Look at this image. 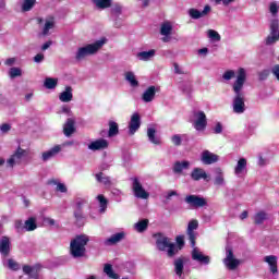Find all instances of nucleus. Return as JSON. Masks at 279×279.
Wrapping results in <instances>:
<instances>
[{"instance_id":"nucleus-1","label":"nucleus","mask_w":279,"mask_h":279,"mask_svg":"<svg viewBox=\"0 0 279 279\" xmlns=\"http://www.w3.org/2000/svg\"><path fill=\"white\" fill-rule=\"evenodd\" d=\"M222 80L223 82H230V80H234L231 85V88L234 93L232 109L235 114H243V112L246 110L245 94L243 93V88L247 82V70L244 68H239L236 72L234 70H227L222 74Z\"/></svg>"},{"instance_id":"nucleus-2","label":"nucleus","mask_w":279,"mask_h":279,"mask_svg":"<svg viewBox=\"0 0 279 279\" xmlns=\"http://www.w3.org/2000/svg\"><path fill=\"white\" fill-rule=\"evenodd\" d=\"M155 243L157 250H159V252H166L169 258H173V256L178 254V246L175 243H173L170 238L162 233L155 234Z\"/></svg>"},{"instance_id":"nucleus-3","label":"nucleus","mask_w":279,"mask_h":279,"mask_svg":"<svg viewBox=\"0 0 279 279\" xmlns=\"http://www.w3.org/2000/svg\"><path fill=\"white\" fill-rule=\"evenodd\" d=\"M106 43H107V39L101 38L99 40H96L93 44H87L83 47H80L76 51L75 59L84 60L85 58H88V56H95L97 52L101 50V47H104Z\"/></svg>"},{"instance_id":"nucleus-4","label":"nucleus","mask_w":279,"mask_h":279,"mask_svg":"<svg viewBox=\"0 0 279 279\" xmlns=\"http://www.w3.org/2000/svg\"><path fill=\"white\" fill-rule=\"evenodd\" d=\"M89 239L88 235H77L74 240L70 243V253L74 258H82L86 253V245Z\"/></svg>"},{"instance_id":"nucleus-5","label":"nucleus","mask_w":279,"mask_h":279,"mask_svg":"<svg viewBox=\"0 0 279 279\" xmlns=\"http://www.w3.org/2000/svg\"><path fill=\"white\" fill-rule=\"evenodd\" d=\"M191 121L196 132H204L206 125H208V120L204 111H194Z\"/></svg>"},{"instance_id":"nucleus-6","label":"nucleus","mask_w":279,"mask_h":279,"mask_svg":"<svg viewBox=\"0 0 279 279\" xmlns=\"http://www.w3.org/2000/svg\"><path fill=\"white\" fill-rule=\"evenodd\" d=\"M225 267L229 269V271H234L241 265V260L234 257V252H232V246L228 245L226 247V257L222 260Z\"/></svg>"},{"instance_id":"nucleus-7","label":"nucleus","mask_w":279,"mask_h":279,"mask_svg":"<svg viewBox=\"0 0 279 279\" xmlns=\"http://www.w3.org/2000/svg\"><path fill=\"white\" fill-rule=\"evenodd\" d=\"M37 23L41 31V36H51V31L56 27V19L52 16L46 19L38 17Z\"/></svg>"},{"instance_id":"nucleus-8","label":"nucleus","mask_w":279,"mask_h":279,"mask_svg":"<svg viewBox=\"0 0 279 279\" xmlns=\"http://www.w3.org/2000/svg\"><path fill=\"white\" fill-rule=\"evenodd\" d=\"M132 192L134 197L137 199H149V192L143 187V183H141V180L138 178H132Z\"/></svg>"},{"instance_id":"nucleus-9","label":"nucleus","mask_w":279,"mask_h":279,"mask_svg":"<svg viewBox=\"0 0 279 279\" xmlns=\"http://www.w3.org/2000/svg\"><path fill=\"white\" fill-rule=\"evenodd\" d=\"M159 34L162 36V43H171V34H173V23L169 21L161 23Z\"/></svg>"},{"instance_id":"nucleus-10","label":"nucleus","mask_w":279,"mask_h":279,"mask_svg":"<svg viewBox=\"0 0 279 279\" xmlns=\"http://www.w3.org/2000/svg\"><path fill=\"white\" fill-rule=\"evenodd\" d=\"M24 158H27V150L19 147L7 162L9 166L14 167V165H21Z\"/></svg>"},{"instance_id":"nucleus-11","label":"nucleus","mask_w":279,"mask_h":279,"mask_svg":"<svg viewBox=\"0 0 279 279\" xmlns=\"http://www.w3.org/2000/svg\"><path fill=\"white\" fill-rule=\"evenodd\" d=\"M185 202L192 206V208H204V206H208V201L202 196L197 195H187L185 197Z\"/></svg>"},{"instance_id":"nucleus-12","label":"nucleus","mask_w":279,"mask_h":279,"mask_svg":"<svg viewBox=\"0 0 279 279\" xmlns=\"http://www.w3.org/2000/svg\"><path fill=\"white\" fill-rule=\"evenodd\" d=\"M197 228H199V221L195 219L191 220L187 225L186 234L192 247H195V240L197 239V232H195V230H197Z\"/></svg>"},{"instance_id":"nucleus-13","label":"nucleus","mask_w":279,"mask_h":279,"mask_svg":"<svg viewBox=\"0 0 279 279\" xmlns=\"http://www.w3.org/2000/svg\"><path fill=\"white\" fill-rule=\"evenodd\" d=\"M191 180L194 182H199L201 180H204L205 182H209L210 175L204 170V168L196 167L194 168L190 173Z\"/></svg>"},{"instance_id":"nucleus-14","label":"nucleus","mask_w":279,"mask_h":279,"mask_svg":"<svg viewBox=\"0 0 279 279\" xmlns=\"http://www.w3.org/2000/svg\"><path fill=\"white\" fill-rule=\"evenodd\" d=\"M213 12V8L209 4H206L203 9V11H199L197 9H190L187 11L189 16H191L194 21H197L199 19H204L205 16H208Z\"/></svg>"},{"instance_id":"nucleus-15","label":"nucleus","mask_w":279,"mask_h":279,"mask_svg":"<svg viewBox=\"0 0 279 279\" xmlns=\"http://www.w3.org/2000/svg\"><path fill=\"white\" fill-rule=\"evenodd\" d=\"M233 173L236 178H245L247 175V159L240 158L234 166Z\"/></svg>"},{"instance_id":"nucleus-16","label":"nucleus","mask_w":279,"mask_h":279,"mask_svg":"<svg viewBox=\"0 0 279 279\" xmlns=\"http://www.w3.org/2000/svg\"><path fill=\"white\" fill-rule=\"evenodd\" d=\"M140 128H141V114L138 112H134L131 116V120L129 122V134L131 136H134V134L138 132Z\"/></svg>"},{"instance_id":"nucleus-17","label":"nucleus","mask_w":279,"mask_h":279,"mask_svg":"<svg viewBox=\"0 0 279 279\" xmlns=\"http://www.w3.org/2000/svg\"><path fill=\"white\" fill-rule=\"evenodd\" d=\"M263 260L268 266L270 274H272V276H278V256L267 255Z\"/></svg>"},{"instance_id":"nucleus-18","label":"nucleus","mask_w":279,"mask_h":279,"mask_svg":"<svg viewBox=\"0 0 279 279\" xmlns=\"http://www.w3.org/2000/svg\"><path fill=\"white\" fill-rule=\"evenodd\" d=\"M201 162H203V165H215V162H219V156L210 150H203L201 154Z\"/></svg>"},{"instance_id":"nucleus-19","label":"nucleus","mask_w":279,"mask_h":279,"mask_svg":"<svg viewBox=\"0 0 279 279\" xmlns=\"http://www.w3.org/2000/svg\"><path fill=\"white\" fill-rule=\"evenodd\" d=\"M159 90L160 88L156 86H149L148 88H146L142 95V100L144 101V104H151V101L156 99V93H158Z\"/></svg>"},{"instance_id":"nucleus-20","label":"nucleus","mask_w":279,"mask_h":279,"mask_svg":"<svg viewBox=\"0 0 279 279\" xmlns=\"http://www.w3.org/2000/svg\"><path fill=\"white\" fill-rule=\"evenodd\" d=\"M40 265L36 264L34 266L25 265L23 266V271L28 278L38 279L40 278Z\"/></svg>"},{"instance_id":"nucleus-21","label":"nucleus","mask_w":279,"mask_h":279,"mask_svg":"<svg viewBox=\"0 0 279 279\" xmlns=\"http://www.w3.org/2000/svg\"><path fill=\"white\" fill-rule=\"evenodd\" d=\"M192 258L196 260V263H201V265H209L210 264V257L207 255H204L199 248L194 247L192 251Z\"/></svg>"},{"instance_id":"nucleus-22","label":"nucleus","mask_w":279,"mask_h":279,"mask_svg":"<svg viewBox=\"0 0 279 279\" xmlns=\"http://www.w3.org/2000/svg\"><path fill=\"white\" fill-rule=\"evenodd\" d=\"M88 149L90 151H101L102 149H108V142L104 138H98L88 144Z\"/></svg>"},{"instance_id":"nucleus-23","label":"nucleus","mask_w":279,"mask_h":279,"mask_svg":"<svg viewBox=\"0 0 279 279\" xmlns=\"http://www.w3.org/2000/svg\"><path fill=\"white\" fill-rule=\"evenodd\" d=\"M189 263V258L186 257H179L174 259V272L179 278H182L184 274V265Z\"/></svg>"},{"instance_id":"nucleus-24","label":"nucleus","mask_w":279,"mask_h":279,"mask_svg":"<svg viewBox=\"0 0 279 279\" xmlns=\"http://www.w3.org/2000/svg\"><path fill=\"white\" fill-rule=\"evenodd\" d=\"M59 151H62V147L60 145H56L49 150H46L41 154V160L43 162H47L51 160L52 158H56Z\"/></svg>"},{"instance_id":"nucleus-25","label":"nucleus","mask_w":279,"mask_h":279,"mask_svg":"<svg viewBox=\"0 0 279 279\" xmlns=\"http://www.w3.org/2000/svg\"><path fill=\"white\" fill-rule=\"evenodd\" d=\"M126 234L128 233H125V231L114 233L110 238L105 240L104 244L105 245H117V243H121V241H123V239H125Z\"/></svg>"},{"instance_id":"nucleus-26","label":"nucleus","mask_w":279,"mask_h":279,"mask_svg":"<svg viewBox=\"0 0 279 279\" xmlns=\"http://www.w3.org/2000/svg\"><path fill=\"white\" fill-rule=\"evenodd\" d=\"M136 58L142 62H149V60H154V58H156V49H150L148 51H141L136 54Z\"/></svg>"},{"instance_id":"nucleus-27","label":"nucleus","mask_w":279,"mask_h":279,"mask_svg":"<svg viewBox=\"0 0 279 279\" xmlns=\"http://www.w3.org/2000/svg\"><path fill=\"white\" fill-rule=\"evenodd\" d=\"M59 99L63 104H69V101H73V87L66 86L65 89L59 95Z\"/></svg>"},{"instance_id":"nucleus-28","label":"nucleus","mask_w":279,"mask_h":279,"mask_svg":"<svg viewBox=\"0 0 279 279\" xmlns=\"http://www.w3.org/2000/svg\"><path fill=\"white\" fill-rule=\"evenodd\" d=\"M0 254L4 257L10 255V238L2 236L0 239Z\"/></svg>"},{"instance_id":"nucleus-29","label":"nucleus","mask_w":279,"mask_h":279,"mask_svg":"<svg viewBox=\"0 0 279 279\" xmlns=\"http://www.w3.org/2000/svg\"><path fill=\"white\" fill-rule=\"evenodd\" d=\"M215 173L214 184L216 186H226V175L223 174V170H221V168H217Z\"/></svg>"},{"instance_id":"nucleus-30","label":"nucleus","mask_w":279,"mask_h":279,"mask_svg":"<svg viewBox=\"0 0 279 279\" xmlns=\"http://www.w3.org/2000/svg\"><path fill=\"white\" fill-rule=\"evenodd\" d=\"M187 169H191V161H177L173 166V172L174 173H182V171H186Z\"/></svg>"},{"instance_id":"nucleus-31","label":"nucleus","mask_w":279,"mask_h":279,"mask_svg":"<svg viewBox=\"0 0 279 279\" xmlns=\"http://www.w3.org/2000/svg\"><path fill=\"white\" fill-rule=\"evenodd\" d=\"M124 80L130 84L132 88H138V80L136 78V74L132 71H126L124 73Z\"/></svg>"},{"instance_id":"nucleus-32","label":"nucleus","mask_w":279,"mask_h":279,"mask_svg":"<svg viewBox=\"0 0 279 279\" xmlns=\"http://www.w3.org/2000/svg\"><path fill=\"white\" fill-rule=\"evenodd\" d=\"M75 132V120L69 118L63 125V133L65 136H71Z\"/></svg>"},{"instance_id":"nucleus-33","label":"nucleus","mask_w":279,"mask_h":279,"mask_svg":"<svg viewBox=\"0 0 279 279\" xmlns=\"http://www.w3.org/2000/svg\"><path fill=\"white\" fill-rule=\"evenodd\" d=\"M93 4L97 10H108L112 8V0H93Z\"/></svg>"},{"instance_id":"nucleus-34","label":"nucleus","mask_w":279,"mask_h":279,"mask_svg":"<svg viewBox=\"0 0 279 279\" xmlns=\"http://www.w3.org/2000/svg\"><path fill=\"white\" fill-rule=\"evenodd\" d=\"M48 184H50L52 186H57V191H59V193H66V191H68L66 185L64 183H60V181L58 179L49 180Z\"/></svg>"},{"instance_id":"nucleus-35","label":"nucleus","mask_w":279,"mask_h":279,"mask_svg":"<svg viewBox=\"0 0 279 279\" xmlns=\"http://www.w3.org/2000/svg\"><path fill=\"white\" fill-rule=\"evenodd\" d=\"M147 136L148 141L153 143L154 145H160V140L156 137V129L154 128H148L147 129Z\"/></svg>"},{"instance_id":"nucleus-36","label":"nucleus","mask_w":279,"mask_h":279,"mask_svg":"<svg viewBox=\"0 0 279 279\" xmlns=\"http://www.w3.org/2000/svg\"><path fill=\"white\" fill-rule=\"evenodd\" d=\"M148 226H149V220L142 219L134 225V230H136V232H145Z\"/></svg>"},{"instance_id":"nucleus-37","label":"nucleus","mask_w":279,"mask_h":279,"mask_svg":"<svg viewBox=\"0 0 279 279\" xmlns=\"http://www.w3.org/2000/svg\"><path fill=\"white\" fill-rule=\"evenodd\" d=\"M95 178L97 182L104 184L105 186H110V184H112V182L110 181V177L104 174L102 172L97 173Z\"/></svg>"},{"instance_id":"nucleus-38","label":"nucleus","mask_w":279,"mask_h":279,"mask_svg":"<svg viewBox=\"0 0 279 279\" xmlns=\"http://www.w3.org/2000/svg\"><path fill=\"white\" fill-rule=\"evenodd\" d=\"M44 86L48 90H53V88H56V86H58V78L46 77V80L44 82Z\"/></svg>"},{"instance_id":"nucleus-39","label":"nucleus","mask_w":279,"mask_h":279,"mask_svg":"<svg viewBox=\"0 0 279 279\" xmlns=\"http://www.w3.org/2000/svg\"><path fill=\"white\" fill-rule=\"evenodd\" d=\"M2 263L4 267L12 269V271H17V269L20 268L19 263H16V260L12 258L3 259Z\"/></svg>"},{"instance_id":"nucleus-40","label":"nucleus","mask_w":279,"mask_h":279,"mask_svg":"<svg viewBox=\"0 0 279 279\" xmlns=\"http://www.w3.org/2000/svg\"><path fill=\"white\" fill-rule=\"evenodd\" d=\"M104 272L106 274V276H108V278L119 279V275L116 274V271L112 269V265L110 264L105 265Z\"/></svg>"},{"instance_id":"nucleus-41","label":"nucleus","mask_w":279,"mask_h":279,"mask_svg":"<svg viewBox=\"0 0 279 279\" xmlns=\"http://www.w3.org/2000/svg\"><path fill=\"white\" fill-rule=\"evenodd\" d=\"M24 228L27 232H33V230H36V228H37L36 219L28 218L24 223Z\"/></svg>"},{"instance_id":"nucleus-42","label":"nucleus","mask_w":279,"mask_h":279,"mask_svg":"<svg viewBox=\"0 0 279 279\" xmlns=\"http://www.w3.org/2000/svg\"><path fill=\"white\" fill-rule=\"evenodd\" d=\"M119 134V124L117 122H109V133L108 136L111 138L112 136H117Z\"/></svg>"},{"instance_id":"nucleus-43","label":"nucleus","mask_w":279,"mask_h":279,"mask_svg":"<svg viewBox=\"0 0 279 279\" xmlns=\"http://www.w3.org/2000/svg\"><path fill=\"white\" fill-rule=\"evenodd\" d=\"M265 221H267V214L265 211H259L254 216V222L257 223V226L265 223Z\"/></svg>"},{"instance_id":"nucleus-44","label":"nucleus","mask_w":279,"mask_h":279,"mask_svg":"<svg viewBox=\"0 0 279 279\" xmlns=\"http://www.w3.org/2000/svg\"><path fill=\"white\" fill-rule=\"evenodd\" d=\"M36 5V0H24L22 3V12H29Z\"/></svg>"},{"instance_id":"nucleus-45","label":"nucleus","mask_w":279,"mask_h":279,"mask_svg":"<svg viewBox=\"0 0 279 279\" xmlns=\"http://www.w3.org/2000/svg\"><path fill=\"white\" fill-rule=\"evenodd\" d=\"M207 37L213 40V43H219L221 40V35L215 29L207 31Z\"/></svg>"},{"instance_id":"nucleus-46","label":"nucleus","mask_w":279,"mask_h":279,"mask_svg":"<svg viewBox=\"0 0 279 279\" xmlns=\"http://www.w3.org/2000/svg\"><path fill=\"white\" fill-rule=\"evenodd\" d=\"M21 75H23V70H21V68H11L9 70V77L11 80H14L16 77H21Z\"/></svg>"},{"instance_id":"nucleus-47","label":"nucleus","mask_w":279,"mask_h":279,"mask_svg":"<svg viewBox=\"0 0 279 279\" xmlns=\"http://www.w3.org/2000/svg\"><path fill=\"white\" fill-rule=\"evenodd\" d=\"M97 199L99 202L100 213H106V208H108V199L101 194L97 196Z\"/></svg>"},{"instance_id":"nucleus-48","label":"nucleus","mask_w":279,"mask_h":279,"mask_svg":"<svg viewBox=\"0 0 279 279\" xmlns=\"http://www.w3.org/2000/svg\"><path fill=\"white\" fill-rule=\"evenodd\" d=\"M278 10H279V4L277 1H272L269 3V12L271 16H278Z\"/></svg>"},{"instance_id":"nucleus-49","label":"nucleus","mask_w":279,"mask_h":279,"mask_svg":"<svg viewBox=\"0 0 279 279\" xmlns=\"http://www.w3.org/2000/svg\"><path fill=\"white\" fill-rule=\"evenodd\" d=\"M11 130H12V124L10 123L0 124V134L2 136H5V134H9Z\"/></svg>"},{"instance_id":"nucleus-50","label":"nucleus","mask_w":279,"mask_h":279,"mask_svg":"<svg viewBox=\"0 0 279 279\" xmlns=\"http://www.w3.org/2000/svg\"><path fill=\"white\" fill-rule=\"evenodd\" d=\"M122 12H123V7L121 4L116 3L112 5L111 13L114 14V16L121 15Z\"/></svg>"},{"instance_id":"nucleus-51","label":"nucleus","mask_w":279,"mask_h":279,"mask_svg":"<svg viewBox=\"0 0 279 279\" xmlns=\"http://www.w3.org/2000/svg\"><path fill=\"white\" fill-rule=\"evenodd\" d=\"M279 40V34H271L266 38V45H275Z\"/></svg>"},{"instance_id":"nucleus-52","label":"nucleus","mask_w":279,"mask_h":279,"mask_svg":"<svg viewBox=\"0 0 279 279\" xmlns=\"http://www.w3.org/2000/svg\"><path fill=\"white\" fill-rule=\"evenodd\" d=\"M44 223H46V226H51L52 228H60V225H58L56 220L49 217L44 218Z\"/></svg>"},{"instance_id":"nucleus-53","label":"nucleus","mask_w":279,"mask_h":279,"mask_svg":"<svg viewBox=\"0 0 279 279\" xmlns=\"http://www.w3.org/2000/svg\"><path fill=\"white\" fill-rule=\"evenodd\" d=\"M175 241H177L178 252H180V250L184 247V235H178Z\"/></svg>"},{"instance_id":"nucleus-54","label":"nucleus","mask_w":279,"mask_h":279,"mask_svg":"<svg viewBox=\"0 0 279 279\" xmlns=\"http://www.w3.org/2000/svg\"><path fill=\"white\" fill-rule=\"evenodd\" d=\"M279 23L278 20H272L270 23V34H278Z\"/></svg>"},{"instance_id":"nucleus-55","label":"nucleus","mask_w":279,"mask_h":279,"mask_svg":"<svg viewBox=\"0 0 279 279\" xmlns=\"http://www.w3.org/2000/svg\"><path fill=\"white\" fill-rule=\"evenodd\" d=\"M171 141L173 143V145H175L177 147H179V145H182V136L179 134H175L171 137Z\"/></svg>"},{"instance_id":"nucleus-56","label":"nucleus","mask_w":279,"mask_h":279,"mask_svg":"<svg viewBox=\"0 0 279 279\" xmlns=\"http://www.w3.org/2000/svg\"><path fill=\"white\" fill-rule=\"evenodd\" d=\"M75 204H76V208L78 210H82L83 206H85V204H87V201H86V198H77Z\"/></svg>"},{"instance_id":"nucleus-57","label":"nucleus","mask_w":279,"mask_h":279,"mask_svg":"<svg viewBox=\"0 0 279 279\" xmlns=\"http://www.w3.org/2000/svg\"><path fill=\"white\" fill-rule=\"evenodd\" d=\"M208 53H209L208 48H201L197 50V56H199V58H206Z\"/></svg>"},{"instance_id":"nucleus-58","label":"nucleus","mask_w":279,"mask_h":279,"mask_svg":"<svg viewBox=\"0 0 279 279\" xmlns=\"http://www.w3.org/2000/svg\"><path fill=\"white\" fill-rule=\"evenodd\" d=\"M258 77H259L260 81H264L267 77H269V70H263L262 72H259Z\"/></svg>"},{"instance_id":"nucleus-59","label":"nucleus","mask_w":279,"mask_h":279,"mask_svg":"<svg viewBox=\"0 0 279 279\" xmlns=\"http://www.w3.org/2000/svg\"><path fill=\"white\" fill-rule=\"evenodd\" d=\"M271 73L279 81V64H276L271 68Z\"/></svg>"},{"instance_id":"nucleus-60","label":"nucleus","mask_w":279,"mask_h":279,"mask_svg":"<svg viewBox=\"0 0 279 279\" xmlns=\"http://www.w3.org/2000/svg\"><path fill=\"white\" fill-rule=\"evenodd\" d=\"M5 66H14L16 64V58H9L4 61Z\"/></svg>"},{"instance_id":"nucleus-61","label":"nucleus","mask_w":279,"mask_h":279,"mask_svg":"<svg viewBox=\"0 0 279 279\" xmlns=\"http://www.w3.org/2000/svg\"><path fill=\"white\" fill-rule=\"evenodd\" d=\"M43 60H45V54H43V53H37L34 57V62H36L37 64H40V62H43Z\"/></svg>"},{"instance_id":"nucleus-62","label":"nucleus","mask_w":279,"mask_h":279,"mask_svg":"<svg viewBox=\"0 0 279 279\" xmlns=\"http://www.w3.org/2000/svg\"><path fill=\"white\" fill-rule=\"evenodd\" d=\"M74 217L77 220L84 219V214L82 213V209L76 208L75 211H74Z\"/></svg>"},{"instance_id":"nucleus-63","label":"nucleus","mask_w":279,"mask_h":279,"mask_svg":"<svg viewBox=\"0 0 279 279\" xmlns=\"http://www.w3.org/2000/svg\"><path fill=\"white\" fill-rule=\"evenodd\" d=\"M214 132L215 134H221V132H223V126L221 125V123H217L216 126L214 128Z\"/></svg>"},{"instance_id":"nucleus-64","label":"nucleus","mask_w":279,"mask_h":279,"mask_svg":"<svg viewBox=\"0 0 279 279\" xmlns=\"http://www.w3.org/2000/svg\"><path fill=\"white\" fill-rule=\"evenodd\" d=\"M178 195V192L175 191H169L166 194V199L171 201V197H175Z\"/></svg>"}]
</instances>
